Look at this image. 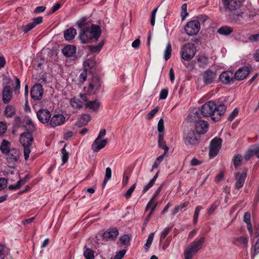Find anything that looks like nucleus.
<instances>
[{"instance_id": "obj_1", "label": "nucleus", "mask_w": 259, "mask_h": 259, "mask_svg": "<svg viewBox=\"0 0 259 259\" xmlns=\"http://www.w3.org/2000/svg\"><path fill=\"white\" fill-rule=\"evenodd\" d=\"M226 110L227 106L224 104L209 101L203 104L195 112L189 114L188 119L190 121L195 122L196 134L198 135L204 134L207 132L209 124L207 121L201 119L200 115L204 117H210L212 121L217 122L222 118Z\"/></svg>"}, {"instance_id": "obj_2", "label": "nucleus", "mask_w": 259, "mask_h": 259, "mask_svg": "<svg viewBox=\"0 0 259 259\" xmlns=\"http://www.w3.org/2000/svg\"><path fill=\"white\" fill-rule=\"evenodd\" d=\"M101 33V27L92 24L80 31L79 38L82 44H88L91 42L93 39L97 41Z\"/></svg>"}, {"instance_id": "obj_3", "label": "nucleus", "mask_w": 259, "mask_h": 259, "mask_svg": "<svg viewBox=\"0 0 259 259\" xmlns=\"http://www.w3.org/2000/svg\"><path fill=\"white\" fill-rule=\"evenodd\" d=\"M196 53V47L192 43H187L183 46L181 49V55L182 62L183 60L189 61L194 56Z\"/></svg>"}, {"instance_id": "obj_4", "label": "nucleus", "mask_w": 259, "mask_h": 259, "mask_svg": "<svg viewBox=\"0 0 259 259\" xmlns=\"http://www.w3.org/2000/svg\"><path fill=\"white\" fill-rule=\"evenodd\" d=\"M200 136L194 131H190L186 133L184 136V142L188 147H192L199 143Z\"/></svg>"}, {"instance_id": "obj_5", "label": "nucleus", "mask_w": 259, "mask_h": 259, "mask_svg": "<svg viewBox=\"0 0 259 259\" xmlns=\"http://www.w3.org/2000/svg\"><path fill=\"white\" fill-rule=\"evenodd\" d=\"M185 31L188 35L193 36L197 34L200 29V24L198 20L189 21L185 26Z\"/></svg>"}, {"instance_id": "obj_6", "label": "nucleus", "mask_w": 259, "mask_h": 259, "mask_svg": "<svg viewBox=\"0 0 259 259\" xmlns=\"http://www.w3.org/2000/svg\"><path fill=\"white\" fill-rule=\"evenodd\" d=\"M222 140L221 138L215 137L210 143L209 155L210 157L216 156L221 148Z\"/></svg>"}, {"instance_id": "obj_7", "label": "nucleus", "mask_w": 259, "mask_h": 259, "mask_svg": "<svg viewBox=\"0 0 259 259\" xmlns=\"http://www.w3.org/2000/svg\"><path fill=\"white\" fill-rule=\"evenodd\" d=\"M202 77L204 85H208L216 82L217 75L215 72L208 69L202 74Z\"/></svg>"}, {"instance_id": "obj_8", "label": "nucleus", "mask_w": 259, "mask_h": 259, "mask_svg": "<svg viewBox=\"0 0 259 259\" xmlns=\"http://www.w3.org/2000/svg\"><path fill=\"white\" fill-rule=\"evenodd\" d=\"M247 169L244 168L242 172H238L235 174V188L239 190L243 187L245 179L247 177Z\"/></svg>"}, {"instance_id": "obj_9", "label": "nucleus", "mask_w": 259, "mask_h": 259, "mask_svg": "<svg viewBox=\"0 0 259 259\" xmlns=\"http://www.w3.org/2000/svg\"><path fill=\"white\" fill-rule=\"evenodd\" d=\"M220 81L224 84L233 83L235 80L234 74L231 71H224L221 73L219 77Z\"/></svg>"}, {"instance_id": "obj_10", "label": "nucleus", "mask_w": 259, "mask_h": 259, "mask_svg": "<svg viewBox=\"0 0 259 259\" xmlns=\"http://www.w3.org/2000/svg\"><path fill=\"white\" fill-rule=\"evenodd\" d=\"M65 121V117L63 115L61 114H54L53 116H51L48 124L51 127L55 128L57 126L62 125Z\"/></svg>"}, {"instance_id": "obj_11", "label": "nucleus", "mask_w": 259, "mask_h": 259, "mask_svg": "<svg viewBox=\"0 0 259 259\" xmlns=\"http://www.w3.org/2000/svg\"><path fill=\"white\" fill-rule=\"evenodd\" d=\"M222 2L225 9L229 11L237 10L241 6L240 0H222Z\"/></svg>"}, {"instance_id": "obj_12", "label": "nucleus", "mask_w": 259, "mask_h": 259, "mask_svg": "<svg viewBox=\"0 0 259 259\" xmlns=\"http://www.w3.org/2000/svg\"><path fill=\"white\" fill-rule=\"evenodd\" d=\"M44 93L42 85L40 83L34 84L31 89L30 96L34 100H40Z\"/></svg>"}, {"instance_id": "obj_13", "label": "nucleus", "mask_w": 259, "mask_h": 259, "mask_svg": "<svg viewBox=\"0 0 259 259\" xmlns=\"http://www.w3.org/2000/svg\"><path fill=\"white\" fill-rule=\"evenodd\" d=\"M36 116L41 123L43 124H48L51 114L50 112L46 109H40L36 112Z\"/></svg>"}, {"instance_id": "obj_14", "label": "nucleus", "mask_w": 259, "mask_h": 259, "mask_svg": "<svg viewBox=\"0 0 259 259\" xmlns=\"http://www.w3.org/2000/svg\"><path fill=\"white\" fill-rule=\"evenodd\" d=\"M5 155L7 156V162L9 163H13L17 162L20 158V151L16 148H12Z\"/></svg>"}, {"instance_id": "obj_15", "label": "nucleus", "mask_w": 259, "mask_h": 259, "mask_svg": "<svg viewBox=\"0 0 259 259\" xmlns=\"http://www.w3.org/2000/svg\"><path fill=\"white\" fill-rule=\"evenodd\" d=\"M43 22V17L39 16L36 18H34L32 20V22L22 26V30L25 33H27L32 29H33L36 26L39 25Z\"/></svg>"}, {"instance_id": "obj_16", "label": "nucleus", "mask_w": 259, "mask_h": 259, "mask_svg": "<svg viewBox=\"0 0 259 259\" xmlns=\"http://www.w3.org/2000/svg\"><path fill=\"white\" fill-rule=\"evenodd\" d=\"M101 84V81L99 77H94L89 82L88 92L90 94H95L97 91L100 89Z\"/></svg>"}, {"instance_id": "obj_17", "label": "nucleus", "mask_w": 259, "mask_h": 259, "mask_svg": "<svg viewBox=\"0 0 259 259\" xmlns=\"http://www.w3.org/2000/svg\"><path fill=\"white\" fill-rule=\"evenodd\" d=\"M119 234L118 230L115 228H109L103 234V238L106 241H114Z\"/></svg>"}, {"instance_id": "obj_18", "label": "nucleus", "mask_w": 259, "mask_h": 259, "mask_svg": "<svg viewBox=\"0 0 259 259\" xmlns=\"http://www.w3.org/2000/svg\"><path fill=\"white\" fill-rule=\"evenodd\" d=\"M243 12L241 10L230 11V13L227 15L228 20L232 22L239 23L243 19Z\"/></svg>"}, {"instance_id": "obj_19", "label": "nucleus", "mask_w": 259, "mask_h": 259, "mask_svg": "<svg viewBox=\"0 0 259 259\" xmlns=\"http://www.w3.org/2000/svg\"><path fill=\"white\" fill-rule=\"evenodd\" d=\"M250 72V69L247 66L239 68L234 74L235 79L237 80H242L247 77Z\"/></svg>"}, {"instance_id": "obj_20", "label": "nucleus", "mask_w": 259, "mask_h": 259, "mask_svg": "<svg viewBox=\"0 0 259 259\" xmlns=\"http://www.w3.org/2000/svg\"><path fill=\"white\" fill-rule=\"evenodd\" d=\"M33 140L32 135L30 132L23 133L20 137V142L23 146H30Z\"/></svg>"}, {"instance_id": "obj_21", "label": "nucleus", "mask_w": 259, "mask_h": 259, "mask_svg": "<svg viewBox=\"0 0 259 259\" xmlns=\"http://www.w3.org/2000/svg\"><path fill=\"white\" fill-rule=\"evenodd\" d=\"M2 100L5 104L9 103L13 97V91L10 85L4 87L2 92Z\"/></svg>"}, {"instance_id": "obj_22", "label": "nucleus", "mask_w": 259, "mask_h": 259, "mask_svg": "<svg viewBox=\"0 0 259 259\" xmlns=\"http://www.w3.org/2000/svg\"><path fill=\"white\" fill-rule=\"evenodd\" d=\"M205 241L204 236L201 237L200 238H196L192 242L189 247L190 249L193 251V253H197L202 247Z\"/></svg>"}, {"instance_id": "obj_23", "label": "nucleus", "mask_w": 259, "mask_h": 259, "mask_svg": "<svg viewBox=\"0 0 259 259\" xmlns=\"http://www.w3.org/2000/svg\"><path fill=\"white\" fill-rule=\"evenodd\" d=\"M107 143L106 139H96L92 145V149L94 152H98L105 147Z\"/></svg>"}, {"instance_id": "obj_24", "label": "nucleus", "mask_w": 259, "mask_h": 259, "mask_svg": "<svg viewBox=\"0 0 259 259\" xmlns=\"http://www.w3.org/2000/svg\"><path fill=\"white\" fill-rule=\"evenodd\" d=\"M76 47L71 45H68L62 49V53L67 57H72L76 53Z\"/></svg>"}, {"instance_id": "obj_25", "label": "nucleus", "mask_w": 259, "mask_h": 259, "mask_svg": "<svg viewBox=\"0 0 259 259\" xmlns=\"http://www.w3.org/2000/svg\"><path fill=\"white\" fill-rule=\"evenodd\" d=\"M76 34V30L75 28L70 27L64 32V36L66 40H70L73 39Z\"/></svg>"}, {"instance_id": "obj_26", "label": "nucleus", "mask_w": 259, "mask_h": 259, "mask_svg": "<svg viewBox=\"0 0 259 259\" xmlns=\"http://www.w3.org/2000/svg\"><path fill=\"white\" fill-rule=\"evenodd\" d=\"M250 213L248 211L246 212L244 215L243 221L246 224L247 228L250 235L253 234L252 224L250 221Z\"/></svg>"}, {"instance_id": "obj_27", "label": "nucleus", "mask_w": 259, "mask_h": 259, "mask_svg": "<svg viewBox=\"0 0 259 259\" xmlns=\"http://www.w3.org/2000/svg\"><path fill=\"white\" fill-rule=\"evenodd\" d=\"M91 118L88 114H84L78 119L76 125L78 127H81L88 124Z\"/></svg>"}, {"instance_id": "obj_28", "label": "nucleus", "mask_w": 259, "mask_h": 259, "mask_svg": "<svg viewBox=\"0 0 259 259\" xmlns=\"http://www.w3.org/2000/svg\"><path fill=\"white\" fill-rule=\"evenodd\" d=\"M10 146L11 143L10 142L5 139L3 140L0 145L1 152L4 155L9 153V151L11 149Z\"/></svg>"}, {"instance_id": "obj_29", "label": "nucleus", "mask_w": 259, "mask_h": 259, "mask_svg": "<svg viewBox=\"0 0 259 259\" xmlns=\"http://www.w3.org/2000/svg\"><path fill=\"white\" fill-rule=\"evenodd\" d=\"M100 105V103L97 100L89 101L85 104L86 108H88L94 111L98 110Z\"/></svg>"}, {"instance_id": "obj_30", "label": "nucleus", "mask_w": 259, "mask_h": 259, "mask_svg": "<svg viewBox=\"0 0 259 259\" xmlns=\"http://www.w3.org/2000/svg\"><path fill=\"white\" fill-rule=\"evenodd\" d=\"M16 113V109L12 105H8L5 110V115L8 118L13 117Z\"/></svg>"}, {"instance_id": "obj_31", "label": "nucleus", "mask_w": 259, "mask_h": 259, "mask_svg": "<svg viewBox=\"0 0 259 259\" xmlns=\"http://www.w3.org/2000/svg\"><path fill=\"white\" fill-rule=\"evenodd\" d=\"M105 41L102 40L99 43L98 45L93 46L91 45L88 46V48L89 49V51L90 53H97L101 51L103 45H104Z\"/></svg>"}, {"instance_id": "obj_32", "label": "nucleus", "mask_w": 259, "mask_h": 259, "mask_svg": "<svg viewBox=\"0 0 259 259\" xmlns=\"http://www.w3.org/2000/svg\"><path fill=\"white\" fill-rule=\"evenodd\" d=\"M233 29L229 26H225L218 30V32L222 35H228L233 32Z\"/></svg>"}, {"instance_id": "obj_33", "label": "nucleus", "mask_w": 259, "mask_h": 259, "mask_svg": "<svg viewBox=\"0 0 259 259\" xmlns=\"http://www.w3.org/2000/svg\"><path fill=\"white\" fill-rule=\"evenodd\" d=\"M70 105L74 108H81L83 106V103L78 99L73 98L70 100Z\"/></svg>"}, {"instance_id": "obj_34", "label": "nucleus", "mask_w": 259, "mask_h": 259, "mask_svg": "<svg viewBox=\"0 0 259 259\" xmlns=\"http://www.w3.org/2000/svg\"><path fill=\"white\" fill-rule=\"evenodd\" d=\"M86 21L87 18L83 17L76 22V25L80 29V31L90 26Z\"/></svg>"}, {"instance_id": "obj_35", "label": "nucleus", "mask_w": 259, "mask_h": 259, "mask_svg": "<svg viewBox=\"0 0 259 259\" xmlns=\"http://www.w3.org/2000/svg\"><path fill=\"white\" fill-rule=\"evenodd\" d=\"M25 130L27 131V132L32 133L35 130V126L32 122V120L30 119H28L26 121V124L24 125Z\"/></svg>"}, {"instance_id": "obj_36", "label": "nucleus", "mask_w": 259, "mask_h": 259, "mask_svg": "<svg viewBox=\"0 0 259 259\" xmlns=\"http://www.w3.org/2000/svg\"><path fill=\"white\" fill-rule=\"evenodd\" d=\"M197 61L200 67H205L208 63V58L204 56H200L197 58Z\"/></svg>"}, {"instance_id": "obj_37", "label": "nucleus", "mask_w": 259, "mask_h": 259, "mask_svg": "<svg viewBox=\"0 0 259 259\" xmlns=\"http://www.w3.org/2000/svg\"><path fill=\"white\" fill-rule=\"evenodd\" d=\"M172 52L171 46L169 42H168L166 45L165 49L164 50V59L167 61L170 57Z\"/></svg>"}, {"instance_id": "obj_38", "label": "nucleus", "mask_w": 259, "mask_h": 259, "mask_svg": "<svg viewBox=\"0 0 259 259\" xmlns=\"http://www.w3.org/2000/svg\"><path fill=\"white\" fill-rule=\"evenodd\" d=\"M131 238L127 234H124L119 238V241L122 245H128L130 244Z\"/></svg>"}, {"instance_id": "obj_39", "label": "nucleus", "mask_w": 259, "mask_h": 259, "mask_svg": "<svg viewBox=\"0 0 259 259\" xmlns=\"http://www.w3.org/2000/svg\"><path fill=\"white\" fill-rule=\"evenodd\" d=\"M66 145H64V147L61 149L62 153V160L63 164L66 163L69 158V153L65 149Z\"/></svg>"}, {"instance_id": "obj_40", "label": "nucleus", "mask_w": 259, "mask_h": 259, "mask_svg": "<svg viewBox=\"0 0 259 259\" xmlns=\"http://www.w3.org/2000/svg\"><path fill=\"white\" fill-rule=\"evenodd\" d=\"M154 233H153V232L149 234V235L147 239L146 242L145 244L144 245V248L146 250H148L149 248H150V246L151 245L153 240V239H154Z\"/></svg>"}, {"instance_id": "obj_41", "label": "nucleus", "mask_w": 259, "mask_h": 259, "mask_svg": "<svg viewBox=\"0 0 259 259\" xmlns=\"http://www.w3.org/2000/svg\"><path fill=\"white\" fill-rule=\"evenodd\" d=\"M242 157L240 154H237L233 159V163L235 168H237L241 165Z\"/></svg>"}, {"instance_id": "obj_42", "label": "nucleus", "mask_w": 259, "mask_h": 259, "mask_svg": "<svg viewBox=\"0 0 259 259\" xmlns=\"http://www.w3.org/2000/svg\"><path fill=\"white\" fill-rule=\"evenodd\" d=\"M83 254L86 259H94V251L90 248H86Z\"/></svg>"}, {"instance_id": "obj_43", "label": "nucleus", "mask_w": 259, "mask_h": 259, "mask_svg": "<svg viewBox=\"0 0 259 259\" xmlns=\"http://www.w3.org/2000/svg\"><path fill=\"white\" fill-rule=\"evenodd\" d=\"M203 208L201 206H197L195 208L194 217H193V223L196 225L198 221V218L199 217L200 211Z\"/></svg>"}, {"instance_id": "obj_44", "label": "nucleus", "mask_w": 259, "mask_h": 259, "mask_svg": "<svg viewBox=\"0 0 259 259\" xmlns=\"http://www.w3.org/2000/svg\"><path fill=\"white\" fill-rule=\"evenodd\" d=\"M153 200L151 199L150 201L147 203L146 207V210H147L149 208L151 207V211L149 212V213L152 214L154 212L157 205V202L153 203Z\"/></svg>"}, {"instance_id": "obj_45", "label": "nucleus", "mask_w": 259, "mask_h": 259, "mask_svg": "<svg viewBox=\"0 0 259 259\" xmlns=\"http://www.w3.org/2000/svg\"><path fill=\"white\" fill-rule=\"evenodd\" d=\"M14 78L15 80V85L13 87V90L15 94H17L19 93L21 82L20 79L16 76H14Z\"/></svg>"}, {"instance_id": "obj_46", "label": "nucleus", "mask_w": 259, "mask_h": 259, "mask_svg": "<svg viewBox=\"0 0 259 259\" xmlns=\"http://www.w3.org/2000/svg\"><path fill=\"white\" fill-rule=\"evenodd\" d=\"M159 108V107L158 106H156L150 112H149L146 116V119L148 120H151L155 116V114L158 111Z\"/></svg>"}, {"instance_id": "obj_47", "label": "nucleus", "mask_w": 259, "mask_h": 259, "mask_svg": "<svg viewBox=\"0 0 259 259\" xmlns=\"http://www.w3.org/2000/svg\"><path fill=\"white\" fill-rule=\"evenodd\" d=\"M171 228H172V227H166L165 228H164V229L163 230V231H162V232L161 233V234L160 235V241H162L166 238V237L168 234V233L171 231Z\"/></svg>"}, {"instance_id": "obj_48", "label": "nucleus", "mask_w": 259, "mask_h": 259, "mask_svg": "<svg viewBox=\"0 0 259 259\" xmlns=\"http://www.w3.org/2000/svg\"><path fill=\"white\" fill-rule=\"evenodd\" d=\"M196 253H193V251L189 247H188L186 250L184 251V256L185 259H192L194 254Z\"/></svg>"}, {"instance_id": "obj_49", "label": "nucleus", "mask_w": 259, "mask_h": 259, "mask_svg": "<svg viewBox=\"0 0 259 259\" xmlns=\"http://www.w3.org/2000/svg\"><path fill=\"white\" fill-rule=\"evenodd\" d=\"M23 122L21 120V117L19 116H16L14 118V126L16 128H20L22 127L23 125L22 124Z\"/></svg>"}, {"instance_id": "obj_50", "label": "nucleus", "mask_w": 259, "mask_h": 259, "mask_svg": "<svg viewBox=\"0 0 259 259\" xmlns=\"http://www.w3.org/2000/svg\"><path fill=\"white\" fill-rule=\"evenodd\" d=\"M158 11V7L155 8L152 11L151 16H150V23L152 26H154L155 22V17L157 13V12Z\"/></svg>"}, {"instance_id": "obj_51", "label": "nucleus", "mask_w": 259, "mask_h": 259, "mask_svg": "<svg viewBox=\"0 0 259 259\" xmlns=\"http://www.w3.org/2000/svg\"><path fill=\"white\" fill-rule=\"evenodd\" d=\"M259 253V238L257 240L253 247V251L251 252V256L254 257Z\"/></svg>"}, {"instance_id": "obj_52", "label": "nucleus", "mask_w": 259, "mask_h": 259, "mask_svg": "<svg viewBox=\"0 0 259 259\" xmlns=\"http://www.w3.org/2000/svg\"><path fill=\"white\" fill-rule=\"evenodd\" d=\"M126 250L125 249H122L121 250L117 252L116 255L113 257V259H122V258L124 256Z\"/></svg>"}, {"instance_id": "obj_53", "label": "nucleus", "mask_w": 259, "mask_h": 259, "mask_svg": "<svg viewBox=\"0 0 259 259\" xmlns=\"http://www.w3.org/2000/svg\"><path fill=\"white\" fill-rule=\"evenodd\" d=\"M239 110L237 108H235L233 111L231 113L228 117V120L232 121L238 114Z\"/></svg>"}, {"instance_id": "obj_54", "label": "nucleus", "mask_w": 259, "mask_h": 259, "mask_svg": "<svg viewBox=\"0 0 259 259\" xmlns=\"http://www.w3.org/2000/svg\"><path fill=\"white\" fill-rule=\"evenodd\" d=\"M46 9V7L45 6H38L33 10V13L35 15L39 14L44 12Z\"/></svg>"}, {"instance_id": "obj_55", "label": "nucleus", "mask_w": 259, "mask_h": 259, "mask_svg": "<svg viewBox=\"0 0 259 259\" xmlns=\"http://www.w3.org/2000/svg\"><path fill=\"white\" fill-rule=\"evenodd\" d=\"M7 125L3 121H0V135H4L7 131Z\"/></svg>"}, {"instance_id": "obj_56", "label": "nucleus", "mask_w": 259, "mask_h": 259, "mask_svg": "<svg viewBox=\"0 0 259 259\" xmlns=\"http://www.w3.org/2000/svg\"><path fill=\"white\" fill-rule=\"evenodd\" d=\"M168 91L166 89L161 90L160 92L159 99L162 100L165 99L168 95Z\"/></svg>"}, {"instance_id": "obj_57", "label": "nucleus", "mask_w": 259, "mask_h": 259, "mask_svg": "<svg viewBox=\"0 0 259 259\" xmlns=\"http://www.w3.org/2000/svg\"><path fill=\"white\" fill-rule=\"evenodd\" d=\"M87 78V70H84L79 75V80L80 82H83Z\"/></svg>"}, {"instance_id": "obj_58", "label": "nucleus", "mask_w": 259, "mask_h": 259, "mask_svg": "<svg viewBox=\"0 0 259 259\" xmlns=\"http://www.w3.org/2000/svg\"><path fill=\"white\" fill-rule=\"evenodd\" d=\"M164 129V120L163 119L161 118L158 123L157 130L159 133H163Z\"/></svg>"}, {"instance_id": "obj_59", "label": "nucleus", "mask_w": 259, "mask_h": 259, "mask_svg": "<svg viewBox=\"0 0 259 259\" xmlns=\"http://www.w3.org/2000/svg\"><path fill=\"white\" fill-rule=\"evenodd\" d=\"M158 145L160 148L164 150V152H165V153H167L169 150V148L167 146L165 141L158 142Z\"/></svg>"}, {"instance_id": "obj_60", "label": "nucleus", "mask_w": 259, "mask_h": 259, "mask_svg": "<svg viewBox=\"0 0 259 259\" xmlns=\"http://www.w3.org/2000/svg\"><path fill=\"white\" fill-rule=\"evenodd\" d=\"M24 147V155L25 160H27L29 156V154L31 152L29 148L30 146H23Z\"/></svg>"}, {"instance_id": "obj_61", "label": "nucleus", "mask_w": 259, "mask_h": 259, "mask_svg": "<svg viewBox=\"0 0 259 259\" xmlns=\"http://www.w3.org/2000/svg\"><path fill=\"white\" fill-rule=\"evenodd\" d=\"M136 184L135 183L133 185H132L130 189H128L127 190V191L126 192V193L125 194V196L126 197L129 198L131 197V195L132 194L133 191H134V190L136 188Z\"/></svg>"}, {"instance_id": "obj_62", "label": "nucleus", "mask_w": 259, "mask_h": 259, "mask_svg": "<svg viewBox=\"0 0 259 259\" xmlns=\"http://www.w3.org/2000/svg\"><path fill=\"white\" fill-rule=\"evenodd\" d=\"M8 183L7 180L4 178H0V190L4 189Z\"/></svg>"}, {"instance_id": "obj_63", "label": "nucleus", "mask_w": 259, "mask_h": 259, "mask_svg": "<svg viewBox=\"0 0 259 259\" xmlns=\"http://www.w3.org/2000/svg\"><path fill=\"white\" fill-rule=\"evenodd\" d=\"M254 156L253 153V146L247 151V153L245 155V159L246 160L249 159L252 156Z\"/></svg>"}, {"instance_id": "obj_64", "label": "nucleus", "mask_w": 259, "mask_h": 259, "mask_svg": "<svg viewBox=\"0 0 259 259\" xmlns=\"http://www.w3.org/2000/svg\"><path fill=\"white\" fill-rule=\"evenodd\" d=\"M237 241L243 244H247L248 241L247 238L243 236H241L237 238Z\"/></svg>"}]
</instances>
